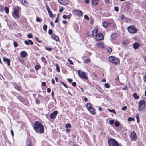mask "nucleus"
Masks as SVG:
<instances>
[{
	"label": "nucleus",
	"instance_id": "1",
	"mask_svg": "<svg viewBox=\"0 0 146 146\" xmlns=\"http://www.w3.org/2000/svg\"><path fill=\"white\" fill-rule=\"evenodd\" d=\"M34 130L37 133H42L44 132V128L42 123L39 121L34 122L33 124Z\"/></svg>",
	"mask_w": 146,
	"mask_h": 146
},
{
	"label": "nucleus",
	"instance_id": "2",
	"mask_svg": "<svg viewBox=\"0 0 146 146\" xmlns=\"http://www.w3.org/2000/svg\"><path fill=\"white\" fill-rule=\"evenodd\" d=\"M109 146H119L118 142L113 138H111L108 140Z\"/></svg>",
	"mask_w": 146,
	"mask_h": 146
},
{
	"label": "nucleus",
	"instance_id": "3",
	"mask_svg": "<svg viewBox=\"0 0 146 146\" xmlns=\"http://www.w3.org/2000/svg\"><path fill=\"white\" fill-rule=\"evenodd\" d=\"M78 73L81 78L86 80L88 79V76L87 75L88 74H86V72L80 70H78Z\"/></svg>",
	"mask_w": 146,
	"mask_h": 146
},
{
	"label": "nucleus",
	"instance_id": "4",
	"mask_svg": "<svg viewBox=\"0 0 146 146\" xmlns=\"http://www.w3.org/2000/svg\"><path fill=\"white\" fill-rule=\"evenodd\" d=\"M109 60L111 62L114 64L115 65H117L119 64L120 62V60L119 58L114 57L113 56L109 57Z\"/></svg>",
	"mask_w": 146,
	"mask_h": 146
},
{
	"label": "nucleus",
	"instance_id": "5",
	"mask_svg": "<svg viewBox=\"0 0 146 146\" xmlns=\"http://www.w3.org/2000/svg\"><path fill=\"white\" fill-rule=\"evenodd\" d=\"M86 106L91 114L94 115L95 113V110L92 107V105L90 103H87L86 104Z\"/></svg>",
	"mask_w": 146,
	"mask_h": 146
},
{
	"label": "nucleus",
	"instance_id": "6",
	"mask_svg": "<svg viewBox=\"0 0 146 146\" xmlns=\"http://www.w3.org/2000/svg\"><path fill=\"white\" fill-rule=\"evenodd\" d=\"M145 102L143 100H141L139 103L138 110L139 111H141L144 110L145 108Z\"/></svg>",
	"mask_w": 146,
	"mask_h": 146
},
{
	"label": "nucleus",
	"instance_id": "7",
	"mask_svg": "<svg viewBox=\"0 0 146 146\" xmlns=\"http://www.w3.org/2000/svg\"><path fill=\"white\" fill-rule=\"evenodd\" d=\"M127 29L128 31L131 33L134 34L137 31V28L133 25H130L128 27Z\"/></svg>",
	"mask_w": 146,
	"mask_h": 146
},
{
	"label": "nucleus",
	"instance_id": "8",
	"mask_svg": "<svg viewBox=\"0 0 146 146\" xmlns=\"http://www.w3.org/2000/svg\"><path fill=\"white\" fill-rule=\"evenodd\" d=\"M95 38L96 40H102L104 39L103 35L102 33H99L96 36Z\"/></svg>",
	"mask_w": 146,
	"mask_h": 146
},
{
	"label": "nucleus",
	"instance_id": "9",
	"mask_svg": "<svg viewBox=\"0 0 146 146\" xmlns=\"http://www.w3.org/2000/svg\"><path fill=\"white\" fill-rule=\"evenodd\" d=\"M131 139L135 141L137 139L136 134L135 132L134 131H132L130 135Z\"/></svg>",
	"mask_w": 146,
	"mask_h": 146
},
{
	"label": "nucleus",
	"instance_id": "10",
	"mask_svg": "<svg viewBox=\"0 0 146 146\" xmlns=\"http://www.w3.org/2000/svg\"><path fill=\"white\" fill-rule=\"evenodd\" d=\"M58 113V111H54L50 115V117L51 119H54L56 118Z\"/></svg>",
	"mask_w": 146,
	"mask_h": 146
},
{
	"label": "nucleus",
	"instance_id": "11",
	"mask_svg": "<svg viewBox=\"0 0 146 146\" xmlns=\"http://www.w3.org/2000/svg\"><path fill=\"white\" fill-rule=\"evenodd\" d=\"M121 19L127 22H128L130 21L129 18L126 17L123 15L121 16Z\"/></svg>",
	"mask_w": 146,
	"mask_h": 146
},
{
	"label": "nucleus",
	"instance_id": "12",
	"mask_svg": "<svg viewBox=\"0 0 146 146\" xmlns=\"http://www.w3.org/2000/svg\"><path fill=\"white\" fill-rule=\"evenodd\" d=\"M58 2L61 5H66L68 3V0H58Z\"/></svg>",
	"mask_w": 146,
	"mask_h": 146
},
{
	"label": "nucleus",
	"instance_id": "13",
	"mask_svg": "<svg viewBox=\"0 0 146 146\" xmlns=\"http://www.w3.org/2000/svg\"><path fill=\"white\" fill-rule=\"evenodd\" d=\"M24 43L27 45H29V44L30 45H32L33 44V41L30 40H25L24 41Z\"/></svg>",
	"mask_w": 146,
	"mask_h": 146
},
{
	"label": "nucleus",
	"instance_id": "14",
	"mask_svg": "<svg viewBox=\"0 0 146 146\" xmlns=\"http://www.w3.org/2000/svg\"><path fill=\"white\" fill-rule=\"evenodd\" d=\"M51 37L52 39L56 40V41H58L59 40V37L54 34H53L51 36Z\"/></svg>",
	"mask_w": 146,
	"mask_h": 146
},
{
	"label": "nucleus",
	"instance_id": "15",
	"mask_svg": "<svg viewBox=\"0 0 146 146\" xmlns=\"http://www.w3.org/2000/svg\"><path fill=\"white\" fill-rule=\"evenodd\" d=\"M12 15L14 18L17 19L19 17V14L18 12L14 11L12 14Z\"/></svg>",
	"mask_w": 146,
	"mask_h": 146
},
{
	"label": "nucleus",
	"instance_id": "16",
	"mask_svg": "<svg viewBox=\"0 0 146 146\" xmlns=\"http://www.w3.org/2000/svg\"><path fill=\"white\" fill-rule=\"evenodd\" d=\"M13 85L14 86V88L17 90H19L21 89V87L18 86L16 83H13Z\"/></svg>",
	"mask_w": 146,
	"mask_h": 146
},
{
	"label": "nucleus",
	"instance_id": "17",
	"mask_svg": "<svg viewBox=\"0 0 146 146\" xmlns=\"http://www.w3.org/2000/svg\"><path fill=\"white\" fill-rule=\"evenodd\" d=\"M133 48L135 49H136L139 48L140 46L139 44L137 42L134 43L133 44Z\"/></svg>",
	"mask_w": 146,
	"mask_h": 146
},
{
	"label": "nucleus",
	"instance_id": "18",
	"mask_svg": "<svg viewBox=\"0 0 146 146\" xmlns=\"http://www.w3.org/2000/svg\"><path fill=\"white\" fill-rule=\"evenodd\" d=\"M98 31V30L97 29H94L92 31V34L93 36L95 35L96 36L97 35V33Z\"/></svg>",
	"mask_w": 146,
	"mask_h": 146
},
{
	"label": "nucleus",
	"instance_id": "19",
	"mask_svg": "<svg viewBox=\"0 0 146 146\" xmlns=\"http://www.w3.org/2000/svg\"><path fill=\"white\" fill-rule=\"evenodd\" d=\"M27 54V52L25 51H22L20 53V55L23 58H25Z\"/></svg>",
	"mask_w": 146,
	"mask_h": 146
},
{
	"label": "nucleus",
	"instance_id": "20",
	"mask_svg": "<svg viewBox=\"0 0 146 146\" xmlns=\"http://www.w3.org/2000/svg\"><path fill=\"white\" fill-rule=\"evenodd\" d=\"M3 61L5 62H7V65L8 66H9L10 65V60L4 57L3 59Z\"/></svg>",
	"mask_w": 146,
	"mask_h": 146
},
{
	"label": "nucleus",
	"instance_id": "21",
	"mask_svg": "<svg viewBox=\"0 0 146 146\" xmlns=\"http://www.w3.org/2000/svg\"><path fill=\"white\" fill-rule=\"evenodd\" d=\"M99 0H91V2L92 4L94 5H97L98 3Z\"/></svg>",
	"mask_w": 146,
	"mask_h": 146
},
{
	"label": "nucleus",
	"instance_id": "22",
	"mask_svg": "<svg viewBox=\"0 0 146 146\" xmlns=\"http://www.w3.org/2000/svg\"><path fill=\"white\" fill-rule=\"evenodd\" d=\"M26 144L27 146H33L31 145V141L29 139L27 140Z\"/></svg>",
	"mask_w": 146,
	"mask_h": 146
},
{
	"label": "nucleus",
	"instance_id": "23",
	"mask_svg": "<svg viewBox=\"0 0 146 146\" xmlns=\"http://www.w3.org/2000/svg\"><path fill=\"white\" fill-rule=\"evenodd\" d=\"M76 13L77 15L78 16H82L83 15V13L81 11L77 10L76 11Z\"/></svg>",
	"mask_w": 146,
	"mask_h": 146
},
{
	"label": "nucleus",
	"instance_id": "24",
	"mask_svg": "<svg viewBox=\"0 0 146 146\" xmlns=\"http://www.w3.org/2000/svg\"><path fill=\"white\" fill-rule=\"evenodd\" d=\"M71 14H70L68 15H64L63 16V18L64 19H66L68 18V19H70L71 18Z\"/></svg>",
	"mask_w": 146,
	"mask_h": 146
},
{
	"label": "nucleus",
	"instance_id": "25",
	"mask_svg": "<svg viewBox=\"0 0 146 146\" xmlns=\"http://www.w3.org/2000/svg\"><path fill=\"white\" fill-rule=\"evenodd\" d=\"M41 68V66L38 64L36 65L35 66V68L36 71L39 70V69Z\"/></svg>",
	"mask_w": 146,
	"mask_h": 146
},
{
	"label": "nucleus",
	"instance_id": "26",
	"mask_svg": "<svg viewBox=\"0 0 146 146\" xmlns=\"http://www.w3.org/2000/svg\"><path fill=\"white\" fill-rule=\"evenodd\" d=\"M102 25L105 28H106L108 26V23L106 21L102 22Z\"/></svg>",
	"mask_w": 146,
	"mask_h": 146
},
{
	"label": "nucleus",
	"instance_id": "27",
	"mask_svg": "<svg viewBox=\"0 0 146 146\" xmlns=\"http://www.w3.org/2000/svg\"><path fill=\"white\" fill-rule=\"evenodd\" d=\"M20 9L21 8L17 6L14 8V11L18 12L19 11Z\"/></svg>",
	"mask_w": 146,
	"mask_h": 146
},
{
	"label": "nucleus",
	"instance_id": "28",
	"mask_svg": "<svg viewBox=\"0 0 146 146\" xmlns=\"http://www.w3.org/2000/svg\"><path fill=\"white\" fill-rule=\"evenodd\" d=\"M90 62V60L89 58H88L84 60L83 62L85 63H88Z\"/></svg>",
	"mask_w": 146,
	"mask_h": 146
},
{
	"label": "nucleus",
	"instance_id": "29",
	"mask_svg": "<svg viewBox=\"0 0 146 146\" xmlns=\"http://www.w3.org/2000/svg\"><path fill=\"white\" fill-rule=\"evenodd\" d=\"M48 13L50 17L52 18L53 17V15L52 13V12L51 10L49 11H48Z\"/></svg>",
	"mask_w": 146,
	"mask_h": 146
},
{
	"label": "nucleus",
	"instance_id": "30",
	"mask_svg": "<svg viewBox=\"0 0 146 146\" xmlns=\"http://www.w3.org/2000/svg\"><path fill=\"white\" fill-rule=\"evenodd\" d=\"M98 46L100 48H102L103 47V44L102 43H98Z\"/></svg>",
	"mask_w": 146,
	"mask_h": 146
},
{
	"label": "nucleus",
	"instance_id": "31",
	"mask_svg": "<svg viewBox=\"0 0 146 146\" xmlns=\"http://www.w3.org/2000/svg\"><path fill=\"white\" fill-rule=\"evenodd\" d=\"M41 59L42 61L44 63L46 64L47 63V62L45 58L44 57H42L41 58Z\"/></svg>",
	"mask_w": 146,
	"mask_h": 146
},
{
	"label": "nucleus",
	"instance_id": "32",
	"mask_svg": "<svg viewBox=\"0 0 146 146\" xmlns=\"http://www.w3.org/2000/svg\"><path fill=\"white\" fill-rule=\"evenodd\" d=\"M133 96L134 97V98L135 99H138L139 97V96L137 95L136 93H134L133 94Z\"/></svg>",
	"mask_w": 146,
	"mask_h": 146
},
{
	"label": "nucleus",
	"instance_id": "33",
	"mask_svg": "<svg viewBox=\"0 0 146 146\" xmlns=\"http://www.w3.org/2000/svg\"><path fill=\"white\" fill-rule=\"evenodd\" d=\"M136 115V118L137 120V122L138 123H139V116L138 114H137Z\"/></svg>",
	"mask_w": 146,
	"mask_h": 146
},
{
	"label": "nucleus",
	"instance_id": "34",
	"mask_svg": "<svg viewBox=\"0 0 146 146\" xmlns=\"http://www.w3.org/2000/svg\"><path fill=\"white\" fill-rule=\"evenodd\" d=\"M111 36L113 39H114L117 37V36L116 34H112L111 35Z\"/></svg>",
	"mask_w": 146,
	"mask_h": 146
},
{
	"label": "nucleus",
	"instance_id": "35",
	"mask_svg": "<svg viewBox=\"0 0 146 146\" xmlns=\"http://www.w3.org/2000/svg\"><path fill=\"white\" fill-rule=\"evenodd\" d=\"M22 2L23 4L25 6H26L27 5L28 2L25 0H22Z\"/></svg>",
	"mask_w": 146,
	"mask_h": 146
},
{
	"label": "nucleus",
	"instance_id": "36",
	"mask_svg": "<svg viewBox=\"0 0 146 146\" xmlns=\"http://www.w3.org/2000/svg\"><path fill=\"white\" fill-rule=\"evenodd\" d=\"M108 110L111 112H112L114 113L115 114L116 113V111H115V110H114L113 109V110H111L110 109H108Z\"/></svg>",
	"mask_w": 146,
	"mask_h": 146
},
{
	"label": "nucleus",
	"instance_id": "37",
	"mask_svg": "<svg viewBox=\"0 0 146 146\" xmlns=\"http://www.w3.org/2000/svg\"><path fill=\"white\" fill-rule=\"evenodd\" d=\"M115 125L116 127H118L120 125V123L118 121H116L115 123Z\"/></svg>",
	"mask_w": 146,
	"mask_h": 146
},
{
	"label": "nucleus",
	"instance_id": "38",
	"mask_svg": "<svg viewBox=\"0 0 146 146\" xmlns=\"http://www.w3.org/2000/svg\"><path fill=\"white\" fill-rule=\"evenodd\" d=\"M65 127L66 128H71V125L70 123H68L66 125Z\"/></svg>",
	"mask_w": 146,
	"mask_h": 146
},
{
	"label": "nucleus",
	"instance_id": "39",
	"mask_svg": "<svg viewBox=\"0 0 146 146\" xmlns=\"http://www.w3.org/2000/svg\"><path fill=\"white\" fill-rule=\"evenodd\" d=\"M5 10V12L6 13H8L9 12V8L7 7H5L4 8Z\"/></svg>",
	"mask_w": 146,
	"mask_h": 146
},
{
	"label": "nucleus",
	"instance_id": "40",
	"mask_svg": "<svg viewBox=\"0 0 146 146\" xmlns=\"http://www.w3.org/2000/svg\"><path fill=\"white\" fill-rule=\"evenodd\" d=\"M47 28V26L45 24L43 26V29L45 31H46Z\"/></svg>",
	"mask_w": 146,
	"mask_h": 146
},
{
	"label": "nucleus",
	"instance_id": "41",
	"mask_svg": "<svg viewBox=\"0 0 146 146\" xmlns=\"http://www.w3.org/2000/svg\"><path fill=\"white\" fill-rule=\"evenodd\" d=\"M104 86L106 88H109L110 87V85L108 83H106L105 84Z\"/></svg>",
	"mask_w": 146,
	"mask_h": 146
},
{
	"label": "nucleus",
	"instance_id": "42",
	"mask_svg": "<svg viewBox=\"0 0 146 146\" xmlns=\"http://www.w3.org/2000/svg\"><path fill=\"white\" fill-rule=\"evenodd\" d=\"M36 21L37 22H40L41 21V19L39 17H36Z\"/></svg>",
	"mask_w": 146,
	"mask_h": 146
},
{
	"label": "nucleus",
	"instance_id": "43",
	"mask_svg": "<svg viewBox=\"0 0 146 146\" xmlns=\"http://www.w3.org/2000/svg\"><path fill=\"white\" fill-rule=\"evenodd\" d=\"M35 101L36 103L37 104H39L40 103L39 100L38 99H37L36 98H35Z\"/></svg>",
	"mask_w": 146,
	"mask_h": 146
},
{
	"label": "nucleus",
	"instance_id": "44",
	"mask_svg": "<svg viewBox=\"0 0 146 146\" xmlns=\"http://www.w3.org/2000/svg\"><path fill=\"white\" fill-rule=\"evenodd\" d=\"M56 70L58 71V72H60V67L58 66V65L57 64H56Z\"/></svg>",
	"mask_w": 146,
	"mask_h": 146
},
{
	"label": "nucleus",
	"instance_id": "45",
	"mask_svg": "<svg viewBox=\"0 0 146 146\" xmlns=\"http://www.w3.org/2000/svg\"><path fill=\"white\" fill-rule=\"evenodd\" d=\"M27 37L28 38H31L33 37V35L31 33H30L27 35Z\"/></svg>",
	"mask_w": 146,
	"mask_h": 146
},
{
	"label": "nucleus",
	"instance_id": "46",
	"mask_svg": "<svg viewBox=\"0 0 146 146\" xmlns=\"http://www.w3.org/2000/svg\"><path fill=\"white\" fill-rule=\"evenodd\" d=\"M87 34L88 36L91 37L92 36V33L91 31H88Z\"/></svg>",
	"mask_w": 146,
	"mask_h": 146
},
{
	"label": "nucleus",
	"instance_id": "47",
	"mask_svg": "<svg viewBox=\"0 0 146 146\" xmlns=\"http://www.w3.org/2000/svg\"><path fill=\"white\" fill-rule=\"evenodd\" d=\"M46 50H48L49 51H51L52 50V49L51 48H49L48 47H46L45 48Z\"/></svg>",
	"mask_w": 146,
	"mask_h": 146
},
{
	"label": "nucleus",
	"instance_id": "48",
	"mask_svg": "<svg viewBox=\"0 0 146 146\" xmlns=\"http://www.w3.org/2000/svg\"><path fill=\"white\" fill-rule=\"evenodd\" d=\"M128 121H133L134 120V118H132V117H129L128 118Z\"/></svg>",
	"mask_w": 146,
	"mask_h": 146
},
{
	"label": "nucleus",
	"instance_id": "49",
	"mask_svg": "<svg viewBox=\"0 0 146 146\" xmlns=\"http://www.w3.org/2000/svg\"><path fill=\"white\" fill-rule=\"evenodd\" d=\"M45 7L48 11L50 10V9L48 5H46L45 6Z\"/></svg>",
	"mask_w": 146,
	"mask_h": 146
},
{
	"label": "nucleus",
	"instance_id": "50",
	"mask_svg": "<svg viewBox=\"0 0 146 146\" xmlns=\"http://www.w3.org/2000/svg\"><path fill=\"white\" fill-rule=\"evenodd\" d=\"M127 108V107L126 106H124L121 109V110L123 111L125 110Z\"/></svg>",
	"mask_w": 146,
	"mask_h": 146
},
{
	"label": "nucleus",
	"instance_id": "51",
	"mask_svg": "<svg viewBox=\"0 0 146 146\" xmlns=\"http://www.w3.org/2000/svg\"><path fill=\"white\" fill-rule=\"evenodd\" d=\"M119 81V78L118 76H117V78L115 79V82L116 83H118Z\"/></svg>",
	"mask_w": 146,
	"mask_h": 146
},
{
	"label": "nucleus",
	"instance_id": "52",
	"mask_svg": "<svg viewBox=\"0 0 146 146\" xmlns=\"http://www.w3.org/2000/svg\"><path fill=\"white\" fill-rule=\"evenodd\" d=\"M109 123L110 124L113 125L114 123V121L113 120H111L110 121Z\"/></svg>",
	"mask_w": 146,
	"mask_h": 146
},
{
	"label": "nucleus",
	"instance_id": "53",
	"mask_svg": "<svg viewBox=\"0 0 146 146\" xmlns=\"http://www.w3.org/2000/svg\"><path fill=\"white\" fill-rule=\"evenodd\" d=\"M107 50L109 52L111 53L112 51V49L110 48H109L107 49Z\"/></svg>",
	"mask_w": 146,
	"mask_h": 146
},
{
	"label": "nucleus",
	"instance_id": "54",
	"mask_svg": "<svg viewBox=\"0 0 146 146\" xmlns=\"http://www.w3.org/2000/svg\"><path fill=\"white\" fill-rule=\"evenodd\" d=\"M4 10V7L3 6L0 5V11H1Z\"/></svg>",
	"mask_w": 146,
	"mask_h": 146
},
{
	"label": "nucleus",
	"instance_id": "55",
	"mask_svg": "<svg viewBox=\"0 0 146 146\" xmlns=\"http://www.w3.org/2000/svg\"><path fill=\"white\" fill-rule=\"evenodd\" d=\"M54 92L53 91H52V92H51V95H52V98L53 99H54L55 100V101H56V99H55L54 97Z\"/></svg>",
	"mask_w": 146,
	"mask_h": 146
},
{
	"label": "nucleus",
	"instance_id": "56",
	"mask_svg": "<svg viewBox=\"0 0 146 146\" xmlns=\"http://www.w3.org/2000/svg\"><path fill=\"white\" fill-rule=\"evenodd\" d=\"M128 88V87L127 86H125L122 88V89L123 90H127Z\"/></svg>",
	"mask_w": 146,
	"mask_h": 146
},
{
	"label": "nucleus",
	"instance_id": "57",
	"mask_svg": "<svg viewBox=\"0 0 146 146\" xmlns=\"http://www.w3.org/2000/svg\"><path fill=\"white\" fill-rule=\"evenodd\" d=\"M68 61L70 63V64H71V65L73 64V62L70 59H69Z\"/></svg>",
	"mask_w": 146,
	"mask_h": 146
},
{
	"label": "nucleus",
	"instance_id": "58",
	"mask_svg": "<svg viewBox=\"0 0 146 146\" xmlns=\"http://www.w3.org/2000/svg\"><path fill=\"white\" fill-rule=\"evenodd\" d=\"M85 19L87 20H88L89 19L88 17L86 15H85L84 16Z\"/></svg>",
	"mask_w": 146,
	"mask_h": 146
},
{
	"label": "nucleus",
	"instance_id": "59",
	"mask_svg": "<svg viewBox=\"0 0 146 146\" xmlns=\"http://www.w3.org/2000/svg\"><path fill=\"white\" fill-rule=\"evenodd\" d=\"M48 33L50 35L52 34V30L51 29H49L48 31Z\"/></svg>",
	"mask_w": 146,
	"mask_h": 146
},
{
	"label": "nucleus",
	"instance_id": "60",
	"mask_svg": "<svg viewBox=\"0 0 146 146\" xmlns=\"http://www.w3.org/2000/svg\"><path fill=\"white\" fill-rule=\"evenodd\" d=\"M143 79L144 81L146 82V74L143 77Z\"/></svg>",
	"mask_w": 146,
	"mask_h": 146
},
{
	"label": "nucleus",
	"instance_id": "61",
	"mask_svg": "<svg viewBox=\"0 0 146 146\" xmlns=\"http://www.w3.org/2000/svg\"><path fill=\"white\" fill-rule=\"evenodd\" d=\"M114 10L116 11H119V9L118 7H114Z\"/></svg>",
	"mask_w": 146,
	"mask_h": 146
},
{
	"label": "nucleus",
	"instance_id": "62",
	"mask_svg": "<svg viewBox=\"0 0 146 146\" xmlns=\"http://www.w3.org/2000/svg\"><path fill=\"white\" fill-rule=\"evenodd\" d=\"M59 15H58V17L56 19L55 21V23H57L58 22V17H59Z\"/></svg>",
	"mask_w": 146,
	"mask_h": 146
},
{
	"label": "nucleus",
	"instance_id": "63",
	"mask_svg": "<svg viewBox=\"0 0 146 146\" xmlns=\"http://www.w3.org/2000/svg\"><path fill=\"white\" fill-rule=\"evenodd\" d=\"M14 47H17L18 46V44L17 42H14Z\"/></svg>",
	"mask_w": 146,
	"mask_h": 146
},
{
	"label": "nucleus",
	"instance_id": "64",
	"mask_svg": "<svg viewBox=\"0 0 146 146\" xmlns=\"http://www.w3.org/2000/svg\"><path fill=\"white\" fill-rule=\"evenodd\" d=\"M35 39L39 43H41L42 42V41H40L39 40V39L38 38L35 37Z\"/></svg>",
	"mask_w": 146,
	"mask_h": 146
}]
</instances>
